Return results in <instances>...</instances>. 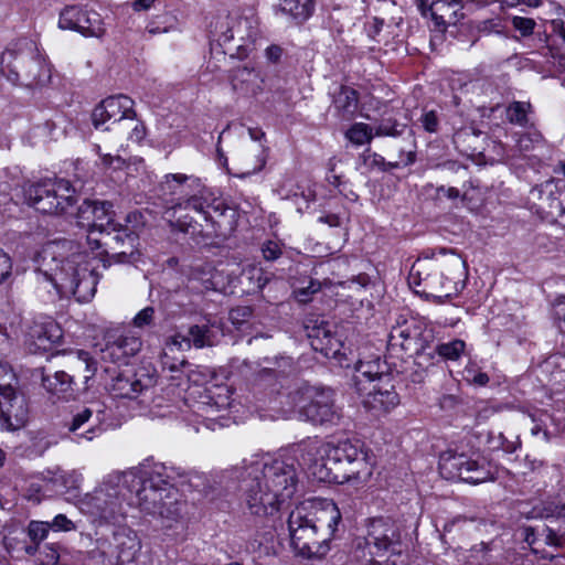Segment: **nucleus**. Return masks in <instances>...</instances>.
<instances>
[{
	"label": "nucleus",
	"mask_w": 565,
	"mask_h": 565,
	"mask_svg": "<svg viewBox=\"0 0 565 565\" xmlns=\"http://www.w3.org/2000/svg\"><path fill=\"white\" fill-rule=\"evenodd\" d=\"M232 473L239 481L249 512L257 516L273 515L282 502L294 495L297 487L294 465L278 459H244Z\"/></svg>",
	"instance_id": "f257e3e1"
},
{
	"label": "nucleus",
	"mask_w": 565,
	"mask_h": 565,
	"mask_svg": "<svg viewBox=\"0 0 565 565\" xmlns=\"http://www.w3.org/2000/svg\"><path fill=\"white\" fill-rule=\"evenodd\" d=\"M66 243H49L34 258L36 271L53 284L62 297H74L78 302L89 301L96 291L97 276L84 253L63 256Z\"/></svg>",
	"instance_id": "f03ea898"
},
{
	"label": "nucleus",
	"mask_w": 565,
	"mask_h": 565,
	"mask_svg": "<svg viewBox=\"0 0 565 565\" xmlns=\"http://www.w3.org/2000/svg\"><path fill=\"white\" fill-rule=\"evenodd\" d=\"M182 475L173 467L154 465L142 476H138L140 483H137L132 491L134 503L147 514L157 515L161 519L163 526L172 527L181 515L184 502L178 490L177 479Z\"/></svg>",
	"instance_id": "7ed1b4c3"
},
{
	"label": "nucleus",
	"mask_w": 565,
	"mask_h": 565,
	"mask_svg": "<svg viewBox=\"0 0 565 565\" xmlns=\"http://www.w3.org/2000/svg\"><path fill=\"white\" fill-rule=\"evenodd\" d=\"M340 519V512L331 501L321 509H317L312 502L297 505L288 518L292 548L307 558L323 555L328 551L329 536L335 531Z\"/></svg>",
	"instance_id": "20e7f679"
},
{
	"label": "nucleus",
	"mask_w": 565,
	"mask_h": 565,
	"mask_svg": "<svg viewBox=\"0 0 565 565\" xmlns=\"http://www.w3.org/2000/svg\"><path fill=\"white\" fill-rule=\"evenodd\" d=\"M324 461L315 471L321 481L343 483L351 480L366 481L372 470L360 440H342L322 447Z\"/></svg>",
	"instance_id": "39448f33"
},
{
	"label": "nucleus",
	"mask_w": 565,
	"mask_h": 565,
	"mask_svg": "<svg viewBox=\"0 0 565 565\" xmlns=\"http://www.w3.org/2000/svg\"><path fill=\"white\" fill-rule=\"evenodd\" d=\"M140 483L136 470L114 471L85 497L84 504L88 511L107 522H116L125 515L124 503L132 501V488Z\"/></svg>",
	"instance_id": "423d86ee"
},
{
	"label": "nucleus",
	"mask_w": 565,
	"mask_h": 565,
	"mask_svg": "<svg viewBox=\"0 0 565 565\" xmlns=\"http://www.w3.org/2000/svg\"><path fill=\"white\" fill-rule=\"evenodd\" d=\"M164 195H170L167 202L168 209H184L195 212H207L212 209L218 216L225 214L228 210L225 202L215 195L200 178L183 173H170L164 177L161 183Z\"/></svg>",
	"instance_id": "0eeeda50"
},
{
	"label": "nucleus",
	"mask_w": 565,
	"mask_h": 565,
	"mask_svg": "<svg viewBox=\"0 0 565 565\" xmlns=\"http://www.w3.org/2000/svg\"><path fill=\"white\" fill-rule=\"evenodd\" d=\"M1 71L12 84L31 88L45 86L52 77L49 63L36 52L32 43L28 44L25 51L4 52L1 57Z\"/></svg>",
	"instance_id": "6e6552de"
},
{
	"label": "nucleus",
	"mask_w": 565,
	"mask_h": 565,
	"mask_svg": "<svg viewBox=\"0 0 565 565\" xmlns=\"http://www.w3.org/2000/svg\"><path fill=\"white\" fill-rule=\"evenodd\" d=\"M25 202L43 214H73L76 190L64 179L30 183L23 188Z\"/></svg>",
	"instance_id": "1a4fd4ad"
},
{
	"label": "nucleus",
	"mask_w": 565,
	"mask_h": 565,
	"mask_svg": "<svg viewBox=\"0 0 565 565\" xmlns=\"http://www.w3.org/2000/svg\"><path fill=\"white\" fill-rule=\"evenodd\" d=\"M289 397L299 413L313 424H334L340 418L330 388L303 384L292 391Z\"/></svg>",
	"instance_id": "9d476101"
},
{
	"label": "nucleus",
	"mask_w": 565,
	"mask_h": 565,
	"mask_svg": "<svg viewBox=\"0 0 565 565\" xmlns=\"http://www.w3.org/2000/svg\"><path fill=\"white\" fill-rule=\"evenodd\" d=\"M75 215L78 225L87 228V241L94 244V248L102 244L111 246V234L117 231V222L110 202L85 200Z\"/></svg>",
	"instance_id": "9b49d317"
},
{
	"label": "nucleus",
	"mask_w": 565,
	"mask_h": 565,
	"mask_svg": "<svg viewBox=\"0 0 565 565\" xmlns=\"http://www.w3.org/2000/svg\"><path fill=\"white\" fill-rule=\"evenodd\" d=\"M141 550V541L136 531L128 526H119L110 536L96 541L90 552L103 565H126L132 563Z\"/></svg>",
	"instance_id": "f8f14e48"
},
{
	"label": "nucleus",
	"mask_w": 565,
	"mask_h": 565,
	"mask_svg": "<svg viewBox=\"0 0 565 565\" xmlns=\"http://www.w3.org/2000/svg\"><path fill=\"white\" fill-rule=\"evenodd\" d=\"M366 548L371 556L367 563H373L374 557H390L401 554V533L398 526L388 518H375L370 520L364 537ZM381 564V561H374Z\"/></svg>",
	"instance_id": "ddd939ff"
},
{
	"label": "nucleus",
	"mask_w": 565,
	"mask_h": 565,
	"mask_svg": "<svg viewBox=\"0 0 565 565\" xmlns=\"http://www.w3.org/2000/svg\"><path fill=\"white\" fill-rule=\"evenodd\" d=\"M439 469L447 479H460L475 484L493 478L484 459H472L465 454H444Z\"/></svg>",
	"instance_id": "4468645a"
},
{
	"label": "nucleus",
	"mask_w": 565,
	"mask_h": 565,
	"mask_svg": "<svg viewBox=\"0 0 565 565\" xmlns=\"http://www.w3.org/2000/svg\"><path fill=\"white\" fill-rule=\"evenodd\" d=\"M146 221L141 212L132 211L125 217V224L117 223V231L111 237L113 257L118 263L130 262L137 252L138 235L145 227Z\"/></svg>",
	"instance_id": "2eb2a0df"
},
{
	"label": "nucleus",
	"mask_w": 565,
	"mask_h": 565,
	"mask_svg": "<svg viewBox=\"0 0 565 565\" xmlns=\"http://www.w3.org/2000/svg\"><path fill=\"white\" fill-rule=\"evenodd\" d=\"M73 374L65 371H56L53 375L43 376V386L53 394L66 393L76 379L87 383L97 371L96 362L92 360L89 353L77 351L71 360Z\"/></svg>",
	"instance_id": "dca6fc26"
},
{
	"label": "nucleus",
	"mask_w": 565,
	"mask_h": 565,
	"mask_svg": "<svg viewBox=\"0 0 565 565\" xmlns=\"http://www.w3.org/2000/svg\"><path fill=\"white\" fill-rule=\"evenodd\" d=\"M184 209H167L166 215L168 216L170 226L172 230H177L181 233L189 234L194 238H211L217 235L220 225L212 215V209H207V212H196L204 223L194 220L188 214H182Z\"/></svg>",
	"instance_id": "f3484780"
},
{
	"label": "nucleus",
	"mask_w": 565,
	"mask_h": 565,
	"mask_svg": "<svg viewBox=\"0 0 565 565\" xmlns=\"http://www.w3.org/2000/svg\"><path fill=\"white\" fill-rule=\"evenodd\" d=\"M258 19L254 14L249 17L230 18L226 17L217 23V41L221 45L231 41L237 42V49L244 47L248 43L255 42L258 36Z\"/></svg>",
	"instance_id": "a211bd4d"
},
{
	"label": "nucleus",
	"mask_w": 565,
	"mask_h": 565,
	"mask_svg": "<svg viewBox=\"0 0 565 565\" xmlns=\"http://www.w3.org/2000/svg\"><path fill=\"white\" fill-rule=\"evenodd\" d=\"M61 29L74 30L86 36L99 38L105 33L100 15L95 11H85L76 6L66 7L60 14Z\"/></svg>",
	"instance_id": "6ab92c4d"
},
{
	"label": "nucleus",
	"mask_w": 565,
	"mask_h": 565,
	"mask_svg": "<svg viewBox=\"0 0 565 565\" xmlns=\"http://www.w3.org/2000/svg\"><path fill=\"white\" fill-rule=\"evenodd\" d=\"M356 393L365 408L379 413L388 412L399 403L391 375H382L376 383H372L367 385V388L359 390Z\"/></svg>",
	"instance_id": "aec40b11"
},
{
	"label": "nucleus",
	"mask_w": 565,
	"mask_h": 565,
	"mask_svg": "<svg viewBox=\"0 0 565 565\" xmlns=\"http://www.w3.org/2000/svg\"><path fill=\"white\" fill-rule=\"evenodd\" d=\"M134 100L126 95L110 96L100 102L92 113V121L96 129L106 126L115 127L128 114H132Z\"/></svg>",
	"instance_id": "412c9836"
},
{
	"label": "nucleus",
	"mask_w": 565,
	"mask_h": 565,
	"mask_svg": "<svg viewBox=\"0 0 565 565\" xmlns=\"http://www.w3.org/2000/svg\"><path fill=\"white\" fill-rule=\"evenodd\" d=\"M267 150L263 145H245L233 157V167L227 172L236 178H247L259 172L266 164Z\"/></svg>",
	"instance_id": "4be33fe9"
},
{
	"label": "nucleus",
	"mask_w": 565,
	"mask_h": 565,
	"mask_svg": "<svg viewBox=\"0 0 565 565\" xmlns=\"http://www.w3.org/2000/svg\"><path fill=\"white\" fill-rule=\"evenodd\" d=\"M152 385V379L139 375L132 370L118 372L109 385L110 393L119 398H136L140 393Z\"/></svg>",
	"instance_id": "5701e85b"
},
{
	"label": "nucleus",
	"mask_w": 565,
	"mask_h": 565,
	"mask_svg": "<svg viewBox=\"0 0 565 565\" xmlns=\"http://www.w3.org/2000/svg\"><path fill=\"white\" fill-rule=\"evenodd\" d=\"M28 405L23 395L15 390L10 394L0 396V417L3 419L8 429L14 430L22 427L28 419Z\"/></svg>",
	"instance_id": "b1692460"
},
{
	"label": "nucleus",
	"mask_w": 565,
	"mask_h": 565,
	"mask_svg": "<svg viewBox=\"0 0 565 565\" xmlns=\"http://www.w3.org/2000/svg\"><path fill=\"white\" fill-rule=\"evenodd\" d=\"M140 338L132 334H120L108 341L102 350V360L113 363H125L126 359L136 355L141 349Z\"/></svg>",
	"instance_id": "393cba45"
},
{
	"label": "nucleus",
	"mask_w": 565,
	"mask_h": 565,
	"mask_svg": "<svg viewBox=\"0 0 565 565\" xmlns=\"http://www.w3.org/2000/svg\"><path fill=\"white\" fill-rule=\"evenodd\" d=\"M233 390L226 384H211L205 387L200 396L199 409L206 416H212L217 412L225 411L232 406Z\"/></svg>",
	"instance_id": "a878e982"
},
{
	"label": "nucleus",
	"mask_w": 565,
	"mask_h": 565,
	"mask_svg": "<svg viewBox=\"0 0 565 565\" xmlns=\"http://www.w3.org/2000/svg\"><path fill=\"white\" fill-rule=\"evenodd\" d=\"M230 82L233 90L243 96H257L264 90L262 74L247 66L233 70L230 75Z\"/></svg>",
	"instance_id": "bb28decb"
},
{
	"label": "nucleus",
	"mask_w": 565,
	"mask_h": 565,
	"mask_svg": "<svg viewBox=\"0 0 565 565\" xmlns=\"http://www.w3.org/2000/svg\"><path fill=\"white\" fill-rule=\"evenodd\" d=\"M214 343L215 332L213 331V326L203 323L191 326L186 335L180 333L173 335L168 345L182 350L190 349L192 345L196 349H202L204 347H212Z\"/></svg>",
	"instance_id": "cd10ccee"
},
{
	"label": "nucleus",
	"mask_w": 565,
	"mask_h": 565,
	"mask_svg": "<svg viewBox=\"0 0 565 565\" xmlns=\"http://www.w3.org/2000/svg\"><path fill=\"white\" fill-rule=\"evenodd\" d=\"M418 334V320H404L403 322H397L396 326L392 327L387 344L391 349L399 348L406 352L414 351L418 353L416 338Z\"/></svg>",
	"instance_id": "c85d7f7f"
},
{
	"label": "nucleus",
	"mask_w": 565,
	"mask_h": 565,
	"mask_svg": "<svg viewBox=\"0 0 565 565\" xmlns=\"http://www.w3.org/2000/svg\"><path fill=\"white\" fill-rule=\"evenodd\" d=\"M435 265L440 269L441 278L451 285L456 282V295L463 289L467 279L466 262L458 254H445Z\"/></svg>",
	"instance_id": "c756f323"
},
{
	"label": "nucleus",
	"mask_w": 565,
	"mask_h": 565,
	"mask_svg": "<svg viewBox=\"0 0 565 565\" xmlns=\"http://www.w3.org/2000/svg\"><path fill=\"white\" fill-rule=\"evenodd\" d=\"M30 335L32 339L31 350L33 352H47L61 341L62 330L54 321H49L35 326Z\"/></svg>",
	"instance_id": "7c9ffc66"
},
{
	"label": "nucleus",
	"mask_w": 565,
	"mask_h": 565,
	"mask_svg": "<svg viewBox=\"0 0 565 565\" xmlns=\"http://www.w3.org/2000/svg\"><path fill=\"white\" fill-rule=\"evenodd\" d=\"M382 375H391L384 370L380 358L369 361L360 360L355 365V374L353 376V385L355 391L365 390L367 385L376 383Z\"/></svg>",
	"instance_id": "2f4dec72"
},
{
	"label": "nucleus",
	"mask_w": 565,
	"mask_h": 565,
	"mask_svg": "<svg viewBox=\"0 0 565 565\" xmlns=\"http://www.w3.org/2000/svg\"><path fill=\"white\" fill-rule=\"evenodd\" d=\"M104 130L114 131L120 141L127 140L139 142L146 135L145 126L139 119H137L135 110H132V114H128L115 127L106 126Z\"/></svg>",
	"instance_id": "473e14b6"
},
{
	"label": "nucleus",
	"mask_w": 565,
	"mask_h": 565,
	"mask_svg": "<svg viewBox=\"0 0 565 565\" xmlns=\"http://www.w3.org/2000/svg\"><path fill=\"white\" fill-rule=\"evenodd\" d=\"M333 106L337 115L343 120H350L354 117L359 108V97L356 90L342 86L333 97Z\"/></svg>",
	"instance_id": "72a5a7b5"
},
{
	"label": "nucleus",
	"mask_w": 565,
	"mask_h": 565,
	"mask_svg": "<svg viewBox=\"0 0 565 565\" xmlns=\"http://www.w3.org/2000/svg\"><path fill=\"white\" fill-rule=\"evenodd\" d=\"M436 265L429 260H416L411 267L408 284L416 294L426 297V284L431 279Z\"/></svg>",
	"instance_id": "f704fd0d"
},
{
	"label": "nucleus",
	"mask_w": 565,
	"mask_h": 565,
	"mask_svg": "<svg viewBox=\"0 0 565 565\" xmlns=\"http://www.w3.org/2000/svg\"><path fill=\"white\" fill-rule=\"evenodd\" d=\"M315 10L313 0H279V11L296 23L308 20Z\"/></svg>",
	"instance_id": "c9c22d12"
},
{
	"label": "nucleus",
	"mask_w": 565,
	"mask_h": 565,
	"mask_svg": "<svg viewBox=\"0 0 565 565\" xmlns=\"http://www.w3.org/2000/svg\"><path fill=\"white\" fill-rule=\"evenodd\" d=\"M456 295V284L447 282V279L441 278L440 269L435 267L431 279L426 284V298H435L439 301L448 299Z\"/></svg>",
	"instance_id": "e433bc0d"
},
{
	"label": "nucleus",
	"mask_w": 565,
	"mask_h": 565,
	"mask_svg": "<svg viewBox=\"0 0 565 565\" xmlns=\"http://www.w3.org/2000/svg\"><path fill=\"white\" fill-rule=\"evenodd\" d=\"M106 408L100 403H92L86 406L83 411L77 413L70 425V430L76 433L82 428L85 423L93 419L94 425L98 426L106 419Z\"/></svg>",
	"instance_id": "4c0bfd02"
},
{
	"label": "nucleus",
	"mask_w": 565,
	"mask_h": 565,
	"mask_svg": "<svg viewBox=\"0 0 565 565\" xmlns=\"http://www.w3.org/2000/svg\"><path fill=\"white\" fill-rule=\"evenodd\" d=\"M542 371L545 373H550V382L553 385H557L559 387L565 388V355L564 354H553L548 359H546L541 365Z\"/></svg>",
	"instance_id": "58836bf2"
},
{
	"label": "nucleus",
	"mask_w": 565,
	"mask_h": 565,
	"mask_svg": "<svg viewBox=\"0 0 565 565\" xmlns=\"http://www.w3.org/2000/svg\"><path fill=\"white\" fill-rule=\"evenodd\" d=\"M345 137L355 146L370 143L375 137L373 128L364 122H355L345 132Z\"/></svg>",
	"instance_id": "ea45409f"
},
{
	"label": "nucleus",
	"mask_w": 565,
	"mask_h": 565,
	"mask_svg": "<svg viewBox=\"0 0 565 565\" xmlns=\"http://www.w3.org/2000/svg\"><path fill=\"white\" fill-rule=\"evenodd\" d=\"M466 349L465 341L455 339L449 342L438 343L435 352L443 359L448 361H457Z\"/></svg>",
	"instance_id": "a19ab883"
},
{
	"label": "nucleus",
	"mask_w": 565,
	"mask_h": 565,
	"mask_svg": "<svg viewBox=\"0 0 565 565\" xmlns=\"http://www.w3.org/2000/svg\"><path fill=\"white\" fill-rule=\"evenodd\" d=\"M480 136L472 128H463L454 134L452 140L458 149L461 151H476L477 147L473 146V141Z\"/></svg>",
	"instance_id": "79ce46f5"
},
{
	"label": "nucleus",
	"mask_w": 565,
	"mask_h": 565,
	"mask_svg": "<svg viewBox=\"0 0 565 565\" xmlns=\"http://www.w3.org/2000/svg\"><path fill=\"white\" fill-rule=\"evenodd\" d=\"M530 109V103L513 102L507 109V117L512 124L525 126L527 124V111Z\"/></svg>",
	"instance_id": "37998d69"
},
{
	"label": "nucleus",
	"mask_w": 565,
	"mask_h": 565,
	"mask_svg": "<svg viewBox=\"0 0 565 565\" xmlns=\"http://www.w3.org/2000/svg\"><path fill=\"white\" fill-rule=\"evenodd\" d=\"M405 124H399L397 120L387 118L383 119L374 130L376 137H397L401 136L406 129Z\"/></svg>",
	"instance_id": "c03bdc74"
},
{
	"label": "nucleus",
	"mask_w": 565,
	"mask_h": 565,
	"mask_svg": "<svg viewBox=\"0 0 565 565\" xmlns=\"http://www.w3.org/2000/svg\"><path fill=\"white\" fill-rule=\"evenodd\" d=\"M342 347L341 341L334 335V333L327 337L322 342H315V351L321 352L326 358H335Z\"/></svg>",
	"instance_id": "a18cd8bd"
},
{
	"label": "nucleus",
	"mask_w": 565,
	"mask_h": 565,
	"mask_svg": "<svg viewBox=\"0 0 565 565\" xmlns=\"http://www.w3.org/2000/svg\"><path fill=\"white\" fill-rule=\"evenodd\" d=\"M418 331L419 334L417 338V347H418V356H423V352L426 348L435 340L434 328L425 323L424 321L418 320Z\"/></svg>",
	"instance_id": "49530a36"
},
{
	"label": "nucleus",
	"mask_w": 565,
	"mask_h": 565,
	"mask_svg": "<svg viewBox=\"0 0 565 565\" xmlns=\"http://www.w3.org/2000/svg\"><path fill=\"white\" fill-rule=\"evenodd\" d=\"M50 530V522L31 521L28 525V535L32 543H41L46 539Z\"/></svg>",
	"instance_id": "de8ad7c7"
},
{
	"label": "nucleus",
	"mask_w": 565,
	"mask_h": 565,
	"mask_svg": "<svg viewBox=\"0 0 565 565\" xmlns=\"http://www.w3.org/2000/svg\"><path fill=\"white\" fill-rule=\"evenodd\" d=\"M14 383H17V376L12 369L4 363H0V396L10 394V391L14 390Z\"/></svg>",
	"instance_id": "09e8293b"
},
{
	"label": "nucleus",
	"mask_w": 565,
	"mask_h": 565,
	"mask_svg": "<svg viewBox=\"0 0 565 565\" xmlns=\"http://www.w3.org/2000/svg\"><path fill=\"white\" fill-rule=\"evenodd\" d=\"M331 326L328 322H321L320 324H316L308 330V338L310 339V343L312 349L315 350V342H322L332 334Z\"/></svg>",
	"instance_id": "8fccbe9b"
},
{
	"label": "nucleus",
	"mask_w": 565,
	"mask_h": 565,
	"mask_svg": "<svg viewBox=\"0 0 565 565\" xmlns=\"http://www.w3.org/2000/svg\"><path fill=\"white\" fill-rule=\"evenodd\" d=\"M320 288L321 284L319 281L309 280L308 286L297 287L294 290V295L299 302L306 303L311 300L312 295L318 292Z\"/></svg>",
	"instance_id": "3c124183"
},
{
	"label": "nucleus",
	"mask_w": 565,
	"mask_h": 565,
	"mask_svg": "<svg viewBox=\"0 0 565 565\" xmlns=\"http://www.w3.org/2000/svg\"><path fill=\"white\" fill-rule=\"evenodd\" d=\"M43 558L38 565H65L60 562V546L56 544H47L41 553Z\"/></svg>",
	"instance_id": "603ef678"
},
{
	"label": "nucleus",
	"mask_w": 565,
	"mask_h": 565,
	"mask_svg": "<svg viewBox=\"0 0 565 565\" xmlns=\"http://www.w3.org/2000/svg\"><path fill=\"white\" fill-rule=\"evenodd\" d=\"M263 257L268 262L278 259L282 254V245L279 242L267 241L262 245Z\"/></svg>",
	"instance_id": "864d4df0"
},
{
	"label": "nucleus",
	"mask_w": 565,
	"mask_h": 565,
	"mask_svg": "<svg viewBox=\"0 0 565 565\" xmlns=\"http://www.w3.org/2000/svg\"><path fill=\"white\" fill-rule=\"evenodd\" d=\"M512 25L523 36H529V35H531L533 33L536 23L531 18L513 17L512 18Z\"/></svg>",
	"instance_id": "5fc2aeb1"
},
{
	"label": "nucleus",
	"mask_w": 565,
	"mask_h": 565,
	"mask_svg": "<svg viewBox=\"0 0 565 565\" xmlns=\"http://www.w3.org/2000/svg\"><path fill=\"white\" fill-rule=\"evenodd\" d=\"M542 141H543L542 134L534 130V131H529V132L522 134L518 139V145L521 150H529L532 147H534V145L540 143Z\"/></svg>",
	"instance_id": "6e6d98bb"
},
{
	"label": "nucleus",
	"mask_w": 565,
	"mask_h": 565,
	"mask_svg": "<svg viewBox=\"0 0 565 565\" xmlns=\"http://www.w3.org/2000/svg\"><path fill=\"white\" fill-rule=\"evenodd\" d=\"M154 319V308L146 307L140 310L134 318L132 323L136 328H145L150 326Z\"/></svg>",
	"instance_id": "4d7b16f0"
},
{
	"label": "nucleus",
	"mask_w": 565,
	"mask_h": 565,
	"mask_svg": "<svg viewBox=\"0 0 565 565\" xmlns=\"http://www.w3.org/2000/svg\"><path fill=\"white\" fill-rule=\"evenodd\" d=\"M50 529L53 531L71 532L76 529L74 522L70 520L65 514H57L52 522H50Z\"/></svg>",
	"instance_id": "13d9d810"
},
{
	"label": "nucleus",
	"mask_w": 565,
	"mask_h": 565,
	"mask_svg": "<svg viewBox=\"0 0 565 565\" xmlns=\"http://www.w3.org/2000/svg\"><path fill=\"white\" fill-rule=\"evenodd\" d=\"M420 122H422L423 128L427 132H430V134L437 132L438 127H439V118H438L436 111L429 110V111L424 113L420 117Z\"/></svg>",
	"instance_id": "bf43d9fd"
},
{
	"label": "nucleus",
	"mask_w": 565,
	"mask_h": 565,
	"mask_svg": "<svg viewBox=\"0 0 565 565\" xmlns=\"http://www.w3.org/2000/svg\"><path fill=\"white\" fill-rule=\"evenodd\" d=\"M465 377L468 382L478 386H484L489 382V376L487 373L476 371L473 367H466Z\"/></svg>",
	"instance_id": "052dcab7"
},
{
	"label": "nucleus",
	"mask_w": 565,
	"mask_h": 565,
	"mask_svg": "<svg viewBox=\"0 0 565 565\" xmlns=\"http://www.w3.org/2000/svg\"><path fill=\"white\" fill-rule=\"evenodd\" d=\"M97 152L102 158V162L105 167L113 168L114 170L122 169L126 164L125 160L120 156H111L109 153H102L100 146H96Z\"/></svg>",
	"instance_id": "680f3d73"
},
{
	"label": "nucleus",
	"mask_w": 565,
	"mask_h": 565,
	"mask_svg": "<svg viewBox=\"0 0 565 565\" xmlns=\"http://www.w3.org/2000/svg\"><path fill=\"white\" fill-rule=\"evenodd\" d=\"M521 446V441L519 436H515L514 439H509L502 433L498 436V445L495 447L501 448L507 454L514 452Z\"/></svg>",
	"instance_id": "e2e57ef3"
},
{
	"label": "nucleus",
	"mask_w": 565,
	"mask_h": 565,
	"mask_svg": "<svg viewBox=\"0 0 565 565\" xmlns=\"http://www.w3.org/2000/svg\"><path fill=\"white\" fill-rule=\"evenodd\" d=\"M554 315L558 320V327L565 333V295H561L554 302Z\"/></svg>",
	"instance_id": "0e129e2a"
},
{
	"label": "nucleus",
	"mask_w": 565,
	"mask_h": 565,
	"mask_svg": "<svg viewBox=\"0 0 565 565\" xmlns=\"http://www.w3.org/2000/svg\"><path fill=\"white\" fill-rule=\"evenodd\" d=\"M543 535L545 536V542L548 545L559 546L563 543V533L556 531L550 525L545 526Z\"/></svg>",
	"instance_id": "69168bd1"
},
{
	"label": "nucleus",
	"mask_w": 565,
	"mask_h": 565,
	"mask_svg": "<svg viewBox=\"0 0 565 565\" xmlns=\"http://www.w3.org/2000/svg\"><path fill=\"white\" fill-rule=\"evenodd\" d=\"M12 263L10 257L0 249V284H2L11 274Z\"/></svg>",
	"instance_id": "338daca9"
},
{
	"label": "nucleus",
	"mask_w": 565,
	"mask_h": 565,
	"mask_svg": "<svg viewBox=\"0 0 565 565\" xmlns=\"http://www.w3.org/2000/svg\"><path fill=\"white\" fill-rule=\"evenodd\" d=\"M437 194L445 195L451 200L458 199L460 196V192L457 188H445L443 185L437 189Z\"/></svg>",
	"instance_id": "774afa93"
}]
</instances>
